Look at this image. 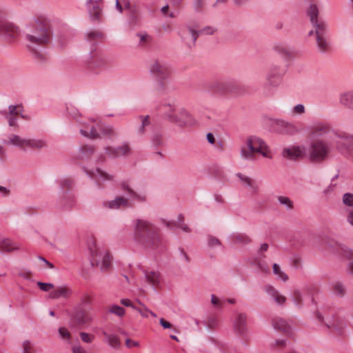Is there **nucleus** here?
<instances>
[{
    "label": "nucleus",
    "instance_id": "nucleus-30",
    "mask_svg": "<svg viewBox=\"0 0 353 353\" xmlns=\"http://www.w3.org/2000/svg\"><path fill=\"white\" fill-rule=\"evenodd\" d=\"M236 176L243 185L248 186L251 189L252 193L256 194L258 192L259 186L254 181L241 173H237Z\"/></svg>",
    "mask_w": 353,
    "mask_h": 353
},
{
    "label": "nucleus",
    "instance_id": "nucleus-8",
    "mask_svg": "<svg viewBox=\"0 0 353 353\" xmlns=\"http://www.w3.org/2000/svg\"><path fill=\"white\" fill-rule=\"evenodd\" d=\"M285 74V70L281 67L273 65L266 74L265 83L263 88V94L265 97H272L274 92V88L281 83L282 77Z\"/></svg>",
    "mask_w": 353,
    "mask_h": 353
},
{
    "label": "nucleus",
    "instance_id": "nucleus-57",
    "mask_svg": "<svg viewBox=\"0 0 353 353\" xmlns=\"http://www.w3.org/2000/svg\"><path fill=\"white\" fill-rule=\"evenodd\" d=\"M305 112V106L303 104H297L292 110L294 114H303Z\"/></svg>",
    "mask_w": 353,
    "mask_h": 353
},
{
    "label": "nucleus",
    "instance_id": "nucleus-42",
    "mask_svg": "<svg viewBox=\"0 0 353 353\" xmlns=\"http://www.w3.org/2000/svg\"><path fill=\"white\" fill-rule=\"evenodd\" d=\"M59 183L63 192V196H64L72 187L73 181L70 178H63L59 181Z\"/></svg>",
    "mask_w": 353,
    "mask_h": 353
},
{
    "label": "nucleus",
    "instance_id": "nucleus-49",
    "mask_svg": "<svg viewBox=\"0 0 353 353\" xmlns=\"http://www.w3.org/2000/svg\"><path fill=\"white\" fill-rule=\"evenodd\" d=\"M333 291L336 295L341 297L343 296L345 294V288L344 285L339 282H336L334 284Z\"/></svg>",
    "mask_w": 353,
    "mask_h": 353
},
{
    "label": "nucleus",
    "instance_id": "nucleus-2",
    "mask_svg": "<svg viewBox=\"0 0 353 353\" xmlns=\"http://www.w3.org/2000/svg\"><path fill=\"white\" fill-rule=\"evenodd\" d=\"M134 240L147 249L157 250L162 245L159 228L140 219L134 222Z\"/></svg>",
    "mask_w": 353,
    "mask_h": 353
},
{
    "label": "nucleus",
    "instance_id": "nucleus-15",
    "mask_svg": "<svg viewBox=\"0 0 353 353\" xmlns=\"http://www.w3.org/2000/svg\"><path fill=\"white\" fill-rule=\"evenodd\" d=\"M9 142L16 146L25 149L29 148L32 149L40 150L47 147V143L43 139H24L16 134H11L9 137Z\"/></svg>",
    "mask_w": 353,
    "mask_h": 353
},
{
    "label": "nucleus",
    "instance_id": "nucleus-22",
    "mask_svg": "<svg viewBox=\"0 0 353 353\" xmlns=\"http://www.w3.org/2000/svg\"><path fill=\"white\" fill-rule=\"evenodd\" d=\"M247 316L243 313H239L233 323L234 332L239 335H243L247 330L246 328Z\"/></svg>",
    "mask_w": 353,
    "mask_h": 353
},
{
    "label": "nucleus",
    "instance_id": "nucleus-35",
    "mask_svg": "<svg viewBox=\"0 0 353 353\" xmlns=\"http://www.w3.org/2000/svg\"><path fill=\"white\" fill-rule=\"evenodd\" d=\"M231 240L236 244L245 245L251 242V239L243 233H234L231 236Z\"/></svg>",
    "mask_w": 353,
    "mask_h": 353
},
{
    "label": "nucleus",
    "instance_id": "nucleus-32",
    "mask_svg": "<svg viewBox=\"0 0 353 353\" xmlns=\"http://www.w3.org/2000/svg\"><path fill=\"white\" fill-rule=\"evenodd\" d=\"M71 294V290L65 287L59 288L52 291L49 296L51 299H56L60 297L68 298Z\"/></svg>",
    "mask_w": 353,
    "mask_h": 353
},
{
    "label": "nucleus",
    "instance_id": "nucleus-41",
    "mask_svg": "<svg viewBox=\"0 0 353 353\" xmlns=\"http://www.w3.org/2000/svg\"><path fill=\"white\" fill-rule=\"evenodd\" d=\"M138 118L141 121V124L137 128V132L140 134H143L145 132V128L150 124V116L140 115Z\"/></svg>",
    "mask_w": 353,
    "mask_h": 353
},
{
    "label": "nucleus",
    "instance_id": "nucleus-24",
    "mask_svg": "<svg viewBox=\"0 0 353 353\" xmlns=\"http://www.w3.org/2000/svg\"><path fill=\"white\" fill-rule=\"evenodd\" d=\"M90 59L91 60L88 63V67L91 70L103 68L106 66L108 63L107 60L105 57L100 54H98L96 52L91 55Z\"/></svg>",
    "mask_w": 353,
    "mask_h": 353
},
{
    "label": "nucleus",
    "instance_id": "nucleus-54",
    "mask_svg": "<svg viewBox=\"0 0 353 353\" xmlns=\"http://www.w3.org/2000/svg\"><path fill=\"white\" fill-rule=\"evenodd\" d=\"M205 5V0H194L193 7L196 12H200L202 11Z\"/></svg>",
    "mask_w": 353,
    "mask_h": 353
},
{
    "label": "nucleus",
    "instance_id": "nucleus-47",
    "mask_svg": "<svg viewBox=\"0 0 353 353\" xmlns=\"http://www.w3.org/2000/svg\"><path fill=\"white\" fill-rule=\"evenodd\" d=\"M343 252L344 256L347 259H351V261L347 265V270L350 274H353V252L351 250L345 249L343 250Z\"/></svg>",
    "mask_w": 353,
    "mask_h": 353
},
{
    "label": "nucleus",
    "instance_id": "nucleus-11",
    "mask_svg": "<svg viewBox=\"0 0 353 353\" xmlns=\"http://www.w3.org/2000/svg\"><path fill=\"white\" fill-rule=\"evenodd\" d=\"M210 90L219 94H240L243 86L234 80H216L210 83Z\"/></svg>",
    "mask_w": 353,
    "mask_h": 353
},
{
    "label": "nucleus",
    "instance_id": "nucleus-52",
    "mask_svg": "<svg viewBox=\"0 0 353 353\" xmlns=\"http://www.w3.org/2000/svg\"><path fill=\"white\" fill-rule=\"evenodd\" d=\"M33 345L28 341H24L22 343V352L21 353H32Z\"/></svg>",
    "mask_w": 353,
    "mask_h": 353
},
{
    "label": "nucleus",
    "instance_id": "nucleus-38",
    "mask_svg": "<svg viewBox=\"0 0 353 353\" xmlns=\"http://www.w3.org/2000/svg\"><path fill=\"white\" fill-rule=\"evenodd\" d=\"M329 132V128L323 125H318L312 128L310 135L314 139L317 137L323 136Z\"/></svg>",
    "mask_w": 353,
    "mask_h": 353
},
{
    "label": "nucleus",
    "instance_id": "nucleus-36",
    "mask_svg": "<svg viewBox=\"0 0 353 353\" xmlns=\"http://www.w3.org/2000/svg\"><path fill=\"white\" fill-rule=\"evenodd\" d=\"M85 38L88 41L94 43L102 40L103 34L99 30H93L86 34Z\"/></svg>",
    "mask_w": 353,
    "mask_h": 353
},
{
    "label": "nucleus",
    "instance_id": "nucleus-1",
    "mask_svg": "<svg viewBox=\"0 0 353 353\" xmlns=\"http://www.w3.org/2000/svg\"><path fill=\"white\" fill-rule=\"evenodd\" d=\"M52 32L50 24L45 21H37L32 30L25 37L27 48L32 52L34 58L39 61L45 60V56L36 50L39 46H45L52 41Z\"/></svg>",
    "mask_w": 353,
    "mask_h": 353
},
{
    "label": "nucleus",
    "instance_id": "nucleus-23",
    "mask_svg": "<svg viewBox=\"0 0 353 353\" xmlns=\"http://www.w3.org/2000/svg\"><path fill=\"white\" fill-rule=\"evenodd\" d=\"M91 254L92 256L91 263L92 265H94V263L96 262L97 265L100 266V268L103 272L107 271L110 268L112 260L108 252H106L103 254L101 262L97 261L96 253L91 250Z\"/></svg>",
    "mask_w": 353,
    "mask_h": 353
},
{
    "label": "nucleus",
    "instance_id": "nucleus-7",
    "mask_svg": "<svg viewBox=\"0 0 353 353\" xmlns=\"http://www.w3.org/2000/svg\"><path fill=\"white\" fill-rule=\"evenodd\" d=\"M332 151L330 144L322 139L312 141L306 149V158L313 163H322L326 161Z\"/></svg>",
    "mask_w": 353,
    "mask_h": 353
},
{
    "label": "nucleus",
    "instance_id": "nucleus-39",
    "mask_svg": "<svg viewBox=\"0 0 353 353\" xmlns=\"http://www.w3.org/2000/svg\"><path fill=\"white\" fill-rule=\"evenodd\" d=\"M17 249V245L9 239L0 241V252H9Z\"/></svg>",
    "mask_w": 353,
    "mask_h": 353
},
{
    "label": "nucleus",
    "instance_id": "nucleus-27",
    "mask_svg": "<svg viewBox=\"0 0 353 353\" xmlns=\"http://www.w3.org/2000/svg\"><path fill=\"white\" fill-rule=\"evenodd\" d=\"M273 50L280 56L285 59H290L292 57V51L284 43H276L274 46Z\"/></svg>",
    "mask_w": 353,
    "mask_h": 353
},
{
    "label": "nucleus",
    "instance_id": "nucleus-53",
    "mask_svg": "<svg viewBox=\"0 0 353 353\" xmlns=\"http://www.w3.org/2000/svg\"><path fill=\"white\" fill-rule=\"evenodd\" d=\"M101 134L103 136L107 137H114L116 136V133L114 130V128L112 126H104L101 130Z\"/></svg>",
    "mask_w": 353,
    "mask_h": 353
},
{
    "label": "nucleus",
    "instance_id": "nucleus-58",
    "mask_svg": "<svg viewBox=\"0 0 353 353\" xmlns=\"http://www.w3.org/2000/svg\"><path fill=\"white\" fill-rule=\"evenodd\" d=\"M138 303L141 305L143 307L140 308L137 306V309H134V310L137 311L143 317H148V313L149 312L148 308L143 305L140 301H138Z\"/></svg>",
    "mask_w": 353,
    "mask_h": 353
},
{
    "label": "nucleus",
    "instance_id": "nucleus-18",
    "mask_svg": "<svg viewBox=\"0 0 353 353\" xmlns=\"http://www.w3.org/2000/svg\"><path fill=\"white\" fill-rule=\"evenodd\" d=\"M105 152L109 157L117 158L130 154L131 148L128 143H124L117 148L108 146L105 148Z\"/></svg>",
    "mask_w": 353,
    "mask_h": 353
},
{
    "label": "nucleus",
    "instance_id": "nucleus-40",
    "mask_svg": "<svg viewBox=\"0 0 353 353\" xmlns=\"http://www.w3.org/2000/svg\"><path fill=\"white\" fill-rule=\"evenodd\" d=\"M23 107L21 104L19 105H10L8 106V109L7 110V114H8L10 116H20L21 118H25V117L23 115Z\"/></svg>",
    "mask_w": 353,
    "mask_h": 353
},
{
    "label": "nucleus",
    "instance_id": "nucleus-29",
    "mask_svg": "<svg viewBox=\"0 0 353 353\" xmlns=\"http://www.w3.org/2000/svg\"><path fill=\"white\" fill-rule=\"evenodd\" d=\"M184 217L180 214L178 216V223L174 221H166L165 220H162V222L166 225L168 228L173 229L175 227H178L181 228L184 232H190V229L186 225L183 224Z\"/></svg>",
    "mask_w": 353,
    "mask_h": 353
},
{
    "label": "nucleus",
    "instance_id": "nucleus-12",
    "mask_svg": "<svg viewBox=\"0 0 353 353\" xmlns=\"http://www.w3.org/2000/svg\"><path fill=\"white\" fill-rule=\"evenodd\" d=\"M150 72L159 81L158 89L165 90L166 81L169 79L171 74L168 65L163 61L155 60L150 65Z\"/></svg>",
    "mask_w": 353,
    "mask_h": 353
},
{
    "label": "nucleus",
    "instance_id": "nucleus-63",
    "mask_svg": "<svg viewBox=\"0 0 353 353\" xmlns=\"http://www.w3.org/2000/svg\"><path fill=\"white\" fill-rule=\"evenodd\" d=\"M220 244H221V242L218 239H216L214 236H210L208 237V245L210 246H215V245H219Z\"/></svg>",
    "mask_w": 353,
    "mask_h": 353
},
{
    "label": "nucleus",
    "instance_id": "nucleus-28",
    "mask_svg": "<svg viewBox=\"0 0 353 353\" xmlns=\"http://www.w3.org/2000/svg\"><path fill=\"white\" fill-rule=\"evenodd\" d=\"M73 320L77 325H83L90 322L92 318L87 312L80 310L74 314Z\"/></svg>",
    "mask_w": 353,
    "mask_h": 353
},
{
    "label": "nucleus",
    "instance_id": "nucleus-64",
    "mask_svg": "<svg viewBox=\"0 0 353 353\" xmlns=\"http://www.w3.org/2000/svg\"><path fill=\"white\" fill-rule=\"evenodd\" d=\"M59 333L63 339H69L70 336V332L64 327H60Z\"/></svg>",
    "mask_w": 353,
    "mask_h": 353
},
{
    "label": "nucleus",
    "instance_id": "nucleus-16",
    "mask_svg": "<svg viewBox=\"0 0 353 353\" xmlns=\"http://www.w3.org/2000/svg\"><path fill=\"white\" fill-rule=\"evenodd\" d=\"M336 148L343 154H351L353 152V136H339L336 141Z\"/></svg>",
    "mask_w": 353,
    "mask_h": 353
},
{
    "label": "nucleus",
    "instance_id": "nucleus-56",
    "mask_svg": "<svg viewBox=\"0 0 353 353\" xmlns=\"http://www.w3.org/2000/svg\"><path fill=\"white\" fill-rule=\"evenodd\" d=\"M343 201L347 205H353V194L345 193L343 196Z\"/></svg>",
    "mask_w": 353,
    "mask_h": 353
},
{
    "label": "nucleus",
    "instance_id": "nucleus-59",
    "mask_svg": "<svg viewBox=\"0 0 353 353\" xmlns=\"http://www.w3.org/2000/svg\"><path fill=\"white\" fill-rule=\"evenodd\" d=\"M80 336L81 340L87 343H91L94 339V336L90 335L89 334L85 332H81Z\"/></svg>",
    "mask_w": 353,
    "mask_h": 353
},
{
    "label": "nucleus",
    "instance_id": "nucleus-61",
    "mask_svg": "<svg viewBox=\"0 0 353 353\" xmlns=\"http://www.w3.org/2000/svg\"><path fill=\"white\" fill-rule=\"evenodd\" d=\"M121 303L126 307H130L133 310L137 309V306L135 304L132 303L130 299H122L121 300Z\"/></svg>",
    "mask_w": 353,
    "mask_h": 353
},
{
    "label": "nucleus",
    "instance_id": "nucleus-6",
    "mask_svg": "<svg viewBox=\"0 0 353 353\" xmlns=\"http://www.w3.org/2000/svg\"><path fill=\"white\" fill-rule=\"evenodd\" d=\"M176 106L174 102L163 104L164 117L168 121L179 127L191 126L195 123L194 117L186 109L181 108L176 112Z\"/></svg>",
    "mask_w": 353,
    "mask_h": 353
},
{
    "label": "nucleus",
    "instance_id": "nucleus-25",
    "mask_svg": "<svg viewBox=\"0 0 353 353\" xmlns=\"http://www.w3.org/2000/svg\"><path fill=\"white\" fill-rule=\"evenodd\" d=\"M265 291L279 305H283L285 303L286 297L279 294L272 285H266L265 287Z\"/></svg>",
    "mask_w": 353,
    "mask_h": 353
},
{
    "label": "nucleus",
    "instance_id": "nucleus-43",
    "mask_svg": "<svg viewBox=\"0 0 353 353\" xmlns=\"http://www.w3.org/2000/svg\"><path fill=\"white\" fill-rule=\"evenodd\" d=\"M273 273L277 276V277L283 281V282H286L288 280V276L281 270L280 266L277 263L273 264Z\"/></svg>",
    "mask_w": 353,
    "mask_h": 353
},
{
    "label": "nucleus",
    "instance_id": "nucleus-55",
    "mask_svg": "<svg viewBox=\"0 0 353 353\" xmlns=\"http://www.w3.org/2000/svg\"><path fill=\"white\" fill-rule=\"evenodd\" d=\"M37 285L39 286L40 290H41L42 291H44V292H48L50 290L54 288V285L52 283H43V282L39 281L37 283Z\"/></svg>",
    "mask_w": 353,
    "mask_h": 353
},
{
    "label": "nucleus",
    "instance_id": "nucleus-31",
    "mask_svg": "<svg viewBox=\"0 0 353 353\" xmlns=\"http://www.w3.org/2000/svg\"><path fill=\"white\" fill-rule=\"evenodd\" d=\"M339 101L341 105L353 110V91H349L340 94Z\"/></svg>",
    "mask_w": 353,
    "mask_h": 353
},
{
    "label": "nucleus",
    "instance_id": "nucleus-45",
    "mask_svg": "<svg viewBox=\"0 0 353 353\" xmlns=\"http://www.w3.org/2000/svg\"><path fill=\"white\" fill-rule=\"evenodd\" d=\"M292 299L294 303L299 307H301L303 305V297L302 294L299 290H296L292 292Z\"/></svg>",
    "mask_w": 353,
    "mask_h": 353
},
{
    "label": "nucleus",
    "instance_id": "nucleus-14",
    "mask_svg": "<svg viewBox=\"0 0 353 353\" xmlns=\"http://www.w3.org/2000/svg\"><path fill=\"white\" fill-rule=\"evenodd\" d=\"M268 126L271 131L281 134H295L299 132L295 124L282 119H270Z\"/></svg>",
    "mask_w": 353,
    "mask_h": 353
},
{
    "label": "nucleus",
    "instance_id": "nucleus-21",
    "mask_svg": "<svg viewBox=\"0 0 353 353\" xmlns=\"http://www.w3.org/2000/svg\"><path fill=\"white\" fill-rule=\"evenodd\" d=\"M85 172L90 178L94 179L97 183L112 181L114 179L113 175H111L98 168L94 170H85Z\"/></svg>",
    "mask_w": 353,
    "mask_h": 353
},
{
    "label": "nucleus",
    "instance_id": "nucleus-62",
    "mask_svg": "<svg viewBox=\"0 0 353 353\" xmlns=\"http://www.w3.org/2000/svg\"><path fill=\"white\" fill-rule=\"evenodd\" d=\"M81 305L85 306L91 303V297L88 294H83L81 298Z\"/></svg>",
    "mask_w": 353,
    "mask_h": 353
},
{
    "label": "nucleus",
    "instance_id": "nucleus-60",
    "mask_svg": "<svg viewBox=\"0 0 353 353\" xmlns=\"http://www.w3.org/2000/svg\"><path fill=\"white\" fill-rule=\"evenodd\" d=\"M207 326L210 328V329H213L214 327H216V325H218V321L216 318L214 317H212V318H210L208 320V322L206 323Z\"/></svg>",
    "mask_w": 353,
    "mask_h": 353
},
{
    "label": "nucleus",
    "instance_id": "nucleus-10",
    "mask_svg": "<svg viewBox=\"0 0 353 353\" xmlns=\"http://www.w3.org/2000/svg\"><path fill=\"white\" fill-rule=\"evenodd\" d=\"M3 16L0 10V39L8 43H14L21 35L20 28L11 21L1 20Z\"/></svg>",
    "mask_w": 353,
    "mask_h": 353
},
{
    "label": "nucleus",
    "instance_id": "nucleus-26",
    "mask_svg": "<svg viewBox=\"0 0 353 353\" xmlns=\"http://www.w3.org/2000/svg\"><path fill=\"white\" fill-rule=\"evenodd\" d=\"M145 277L147 282L154 288L158 287L161 281L160 273L155 271H145Z\"/></svg>",
    "mask_w": 353,
    "mask_h": 353
},
{
    "label": "nucleus",
    "instance_id": "nucleus-44",
    "mask_svg": "<svg viewBox=\"0 0 353 353\" xmlns=\"http://www.w3.org/2000/svg\"><path fill=\"white\" fill-rule=\"evenodd\" d=\"M151 143L154 147L162 146L164 144V140L161 134L155 133L151 137Z\"/></svg>",
    "mask_w": 353,
    "mask_h": 353
},
{
    "label": "nucleus",
    "instance_id": "nucleus-51",
    "mask_svg": "<svg viewBox=\"0 0 353 353\" xmlns=\"http://www.w3.org/2000/svg\"><path fill=\"white\" fill-rule=\"evenodd\" d=\"M137 37H139V44L141 46H146L151 40V37L147 33L139 32L137 34Z\"/></svg>",
    "mask_w": 353,
    "mask_h": 353
},
{
    "label": "nucleus",
    "instance_id": "nucleus-37",
    "mask_svg": "<svg viewBox=\"0 0 353 353\" xmlns=\"http://www.w3.org/2000/svg\"><path fill=\"white\" fill-rule=\"evenodd\" d=\"M103 335L105 338L107 343L113 348L118 349L121 346V342L119 337L115 334H108L104 332Z\"/></svg>",
    "mask_w": 353,
    "mask_h": 353
},
{
    "label": "nucleus",
    "instance_id": "nucleus-9",
    "mask_svg": "<svg viewBox=\"0 0 353 353\" xmlns=\"http://www.w3.org/2000/svg\"><path fill=\"white\" fill-rule=\"evenodd\" d=\"M247 146L241 149V156L247 160L254 159L255 153H260L263 157H268L267 146L265 143L260 138L256 137H250L247 140Z\"/></svg>",
    "mask_w": 353,
    "mask_h": 353
},
{
    "label": "nucleus",
    "instance_id": "nucleus-5",
    "mask_svg": "<svg viewBox=\"0 0 353 353\" xmlns=\"http://www.w3.org/2000/svg\"><path fill=\"white\" fill-rule=\"evenodd\" d=\"M118 187L123 192H126L129 198L122 196L115 197L111 201H105L102 203L104 208L110 210H117L120 208H130L134 202L145 203L147 201V195L145 192H138L133 190L127 181H122L118 185Z\"/></svg>",
    "mask_w": 353,
    "mask_h": 353
},
{
    "label": "nucleus",
    "instance_id": "nucleus-48",
    "mask_svg": "<svg viewBox=\"0 0 353 353\" xmlns=\"http://www.w3.org/2000/svg\"><path fill=\"white\" fill-rule=\"evenodd\" d=\"M0 114H2L3 116H4L6 119L8 120V125L10 126H17V116H13V115H9L8 114H7V110H1L0 111Z\"/></svg>",
    "mask_w": 353,
    "mask_h": 353
},
{
    "label": "nucleus",
    "instance_id": "nucleus-3",
    "mask_svg": "<svg viewBox=\"0 0 353 353\" xmlns=\"http://www.w3.org/2000/svg\"><path fill=\"white\" fill-rule=\"evenodd\" d=\"M134 240L147 249L157 250L162 245L159 228L140 219L134 222Z\"/></svg>",
    "mask_w": 353,
    "mask_h": 353
},
{
    "label": "nucleus",
    "instance_id": "nucleus-20",
    "mask_svg": "<svg viewBox=\"0 0 353 353\" xmlns=\"http://www.w3.org/2000/svg\"><path fill=\"white\" fill-rule=\"evenodd\" d=\"M283 156L292 160H296L300 158L306 157V150L300 146H294L290 148H284Z\"/></svg>",
    "mask_w": 353,
    "mask_h": 353
},
{
    "label": "nucleus",
    "instance_id": "nucleus-17",
    "mask_svg": "<svg viewBox=\"0 0 353 353\" xmlns=\"http://www.w3.org/2000/svg\"><path fill=\"white\" fill-rule=\"evenodd\" d=\"M86 7L90 20L94 23H99L102 19V9L94 0H86Z\"/></svg>",
    "mask_w": 353,
    "mask_h": 353
},
{
    "label": "nucleus",
    "instance_id": "nucleus-46",
    "mask_svg": "<svg viewBox=\"0 0 353 353\" xmlns=\"http://www.w3.org/2000/svg\"><path fill=\"white\" fill-rule=\"evenodd\" d=\"M281 205H285L288 210H292L294 208L293 201L288 196H279L277 197Z\"/></svg>",
    "mask_w": 353,
    "mask_h": 353
},
{
    "label": "nucleus",
    "instance_id": "nucleus-13",
    "mask_svg": "<svg viewBox=\"0 0 353 353\" xmlns=\"http://www.w3.org/2000/svg\"><path fill=\"white\" fill-rule=\"evenodd\" d=\"M216 31V29L212 26H207L200 30L199 32L194 30L191 27L188 26L186 28L181 30L180 35L183 41L189 47L194 46L195 42L199 34H213Z\"/></svg>",
    "mask_w": 353,
    "mask_h": 353
},
{
    "label": "nucleus",
    "instance_id": "nucleus-34",
    "mask_svg": "<svg viewBox=\"0 0 353 353\" xmlns=\"http://www.w3.org/2000/svg\"><path fill=\"white\" fill-rule=\"evenodd\" d=\"M95 149L92 145H84L79 148V158L81 160L88 159L94 152Z\"/></svg>",
    "mask_w": 353,
    "mask_h": 353
},
{
    "label": "nucleus",
    "instance_id": "nucleus-33",
    "mask_svg": "<svg viewBox=\"0 0 353 353\" xmlns=\"http://www.w3.org/2000/svg\"><path fill=\"white\" fill-rule=\"evenodd\" d=\"M80 133L85 137L92 139L101 138L99 134L97 132V130L94 125H89L85 126V129H81Z\"/></svg>",
    "mask_w": 353,
    "mask_h": 353
},
{
    "label": "nucleus",
    "instance_id": "nucleus-4",
    "mask_svg": "<svg viewBox=\"0 0 353 353\" xmlns=\"http://www.w3.org/2000/svg\"><path fill=\"white\" fill-rule=\"evenodd\" d=\"M319 8L315 3H310L307 10L310 21L314 28L309 32V36H314L316 46L319 52L325 53L330 50V41L327 36V26L324 21L318 18Z\"/></svg>",
    "mask_w": 353,
    "mask_h": 353
},
{
    "label": "nucleus",
    "instance_id": "nucleus-19",
    "mask_svg": "<svg viewBox=\"0 0 353 353\" xmlns=\"http://www.w3.org/2000/svg\"><path fill=\"white\" fill-rule=\"evenodd\" d=\"M272 325L275 330L282 332L285 335L292 334V327L285 319L281 316H274L272 319Z\"/></svg>",
    "mask_w": 353,
    "mask_h": 353
},
{
    "label": "nucleus",
    "instance_id": "nucleus-50",
    "mask_svg": "<svg viewBox=\"0 0 353 353\" xmlns=\"http://www.w3.org/2000/svg\"><path fill=\"white\" fill-rule=\"evenodd\" d=\"M108 311L119 317H122L125 313V310L117 305H112L110 306Z\"/></svg>",
    "mask_w": 353,
    "mask_h": 353
}]
</instances>
